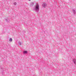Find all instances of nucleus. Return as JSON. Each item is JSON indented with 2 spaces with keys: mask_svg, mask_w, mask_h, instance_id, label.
Wrapping results in <instances>:
<instances>
[{
  "mask_svg": "<svg viewBox=\"0 0 76 76\" xmlns=\"http://www.w3.org/2000/svg\"><path fill=\"white\" fill-rule=\"evenodd\" d=\"M33 10H35V11H36V12H39V4H37L36 5L34 6Z\"/></svg>",
  "mask_w": 76,
  "mask_h": 76,
  "instance_id": "nucleus-1",
  "label": "nucleus"
},
{
  "mask_svg": "<svg viewBox=\"0 0 76 76\" xmlns=\"http://www.w3.org/2000/svg\"><path fill=\"white\" fill-rule=\"evenodd\" d=\"M72 12L73 13L74 15H75V14H76V10L72 9Z\"/></svg>",
  "mask_w": 76,
  "mask_h": 76,
  "instance_id": "nucleus-2",
  "label": "nucleus"
},
{
  "mask_svg": "<svg viewBox=\"0 0 76 76\" xmlns=\"http://www.w3.org/2000/svg\"><path fill=\"white\" fill-rule=\"evenodd\" d=\"M42 6L43 7H45V6H47V4H45V3H44L42 4Z\"/></svg>",
  "mask_w": 76,
  "mask_h": 76,
  "instance_id": "nucleus-3",
  "label": "nucleus"
},
{
  "mask_svg": "<svg viewBox=\"0 0 76 76\" xmlns=\"http://www.w3.org/2000/svg\"><path fill=\"white\" fill-rule=\"evenodd\" d=\"M34 5V3L33 2H31L30 4V6H31V7H32V6H33Z\"/></svg>",
  "mask_w": 76,
  "mask_h": 76,
  "instance_id": "nucleus-4",
  "label": "nucleus"
},
{
  "mask_svg": "<svg viewBox=\"0 0 76 76\" xmlns=\"http://www.w3.org/2000/svg\"><path fill=\"white\" fill-rule=\"evenodd\" d=\"M73 62H74V64H76V60L75 59H74L73 60Z\"/></svg>",
  "mask_w": 76,
  "mask_h": 76,
  "instance_id": "nucleus-5",
  "label": "nucleus"
},
{
  "mask_svg": "<svg viewBox=\"0 0 76 76\" xmlns=\"http://www.w3.org/2000/svg\"><path fill=\"white\" fill-rule=\"evenodd\" d=\"M6 22H9L10 20L8 18H7L6 19Z\"/></svg>",
  "mask_w": 76,
  "mask_h": 76,
  "instance_id": "nucleus-6",
  "label": "nucleus"
},
{
  "mask_svg": "<svg viewBox=\"0 0 76 76\" xmlns=\"http://www.w3.org/2000/svg\"><path fill=\"white\" fill-rule=\"evenodd\" d=\"M18 44L20 45H22V42L20 41L18 42Z\"/></svg>",
  "mask_w": 76,
  "mask_h": 76,
  "instance_id": "nucleus-7",
  "label": "nucleus"
},
{
  "mask_svg": "<svg viewBox=\"0 0 76 76\" xmlns=\"http://www.w3.org/2000/svg\"><path fill=\"white\" fill-rule=\"evenodd\" d=\"M9 41L10 42H12V38H10L9 39Z\"/></svg>",
  "mask_w": 76,
  "mask_h": 76,
  "instance_id": "nucleus-8",
  "label": "nucleus"
},
{
  "mask_svg": "<svg viewBox=\"0 0 76 76\" xmlns=\"http://www.w3.org/2000/svg\"><path fill=\"white\" fill-rule=\"evenodd\" d=\"M26 53H27V51H24V54H26Z\"/></svg>",
  "mask_w": 76,
  "mask_h": 76,
  "instance_id": "nucleus-9",
  "label": "nucleus"
},
{
  "mask_svg": "<svg viewBox=\"0 0 76 76\" xmlns=\"http://www.w3.org/2000/svg\"><path fill=\"white\" fill-rule=\"evenodd\" d=\"M14 5H16V4H17V3H16V2H14Z\"/></svg>",
  "mask_w": 76,
  "mask_h": 76,
  "instance_id": "nucleus-10",
  "label": "nucleus"
},
{
  "mask_svg": "<svg viewBox=\"0 0 76 76\" xmlns=\"http://www.w3.org/2000/svg\"><path fill=\"white\" fill-rule=\"evenodd\" d=\"M29 0V1H31V0Z\"/></svg>",
  "mask_w": 76,
  "mask_h": 76,
  "instance_id": "nucleus-11",
  "label": "nucleus"
}]
</instances>
